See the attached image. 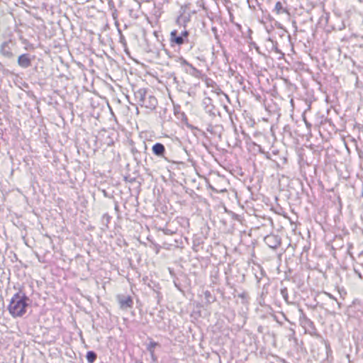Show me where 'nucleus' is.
<instances>
[{"instance_id":"1","label":"nucleus","mask_w":363,"mask_h":363,"mask_svg":"<svg viewBox=\"0 0 363 363\" xmlns=\"http://www.w3.org/2000/svg\"><path fill=\"white\" fill-rule=\"evenodd\" d=\"M30 301L26 294L22 290H19L12 297L8 310L13 317H21L26 313Z\"/></svg>"},{"instance_id":"2","label":"nucleus","mask_w":363,"mask_h":363,"mask_svg":"<svg viewBox=\"0 0 363 363\" xmlns=\"http://www.w3.org/2000/svg\"><path fill=\"white\" fill-rule=\"evenodd\" d=\"M134 99L137 104L140 106L153 111L157 106V99L152 94V91L145 89L140 88L134 89Z\"/></svg>"},{"instance_id":"3","label":"nucleus","mask_w":363,"mask_h":363,"mask_svg":"<svg viewBox=\"0 0 363 363\" xmlns=\"http://www.w3.org/2000/svg\"><path fill=\"white\" fill-rule=\"evenodd\" d=\"M189 32L184 29L181 33L177 30H173L170 33L169 41L171 46H181L189 41Z\"/></svg>"},{"instance_id":"4","label":"nucleus","mask_w":363,"mask_h":363,"mask_svg":"<svg viewBox=\"0 0 363 363\" xmlns=\"http://www.w3.org/2000/svg\"><path fill=\"white\" fill-rule=\"evenodd\" d=\"M299 323L300 325L308 330L309 333L312 334L315 331V327L313 321H311L304 313L303 309L299 308Z\"/></svg>"},{"instance_id":"5","label":"nucleus","mask_w":363,"mask_h":363,"mask_svg":"<svg viewBox=\"0 0 363 363\" xmlns=\"http://www.w3.org/2000/svg\"><path fill=\"white\" fill-rule=\"evenodd\" d=\"M117 300L120 308L123 310L131 308L133 306V301L130 296L118 295Z\"/></svg>"},{"instance_id":"6","label":"nucleus","mask_w":363,"mask_h":363,"mask_svg":"<svg viewBox=\"0 0 363 363\" xmlns=\"http://www.w3.org/2000/svg\"><path fill=\"white\" fill-rule=\"evenodd\" d=\"M264 242L270 248L276 249L281 245V238L279 235L270 234L267 235L264 239Z\"/></svg>"},{"instance_id":"7","label":"nucleus","mask_w":363,"mask_h":363,"mask_svg":"<svg viewBox=\"0 0 363 363\" xmlns=\"http://www.w3.org/2000/svg\"><path fill=\"white\" fill-rule=\"evenodd\" d=\"M202 104L206 113H208L210 116H215L219 113L212 104V99L211 98L205 97L203 100Z\"/></svg>"},{"instance_id":"8","label":"nucleus","mask_w":363,"mask_h":363,"mask_svg":"<svg viewBox=\"0 0 363 363\" xmlns=\"http://www.w3.org/2000/svg\"><path fill=\"white\" fill-rule=\"evenodd\" d=\"M152 151L155 156L164 158L167 162H170V160L167 157H165L166 149L162 143H156L154 144L152 147Z\"/></svg>"},{"instance_id":"9","label":"nucleus","mask_w":363,"mask_h":363,"mask_svg":"<svg viewBox=\"0 0 363 363\" xmlns=\"http://www.w3.org/2000/svg\"><path fill=\"white\" fill-rule=\"evenodd\" d=\"M18 65L23 68H28L31 65V59L28 54H22L18 58Z\"/></svg>"},{"instance_id":"10","label":"nucleus","mask_w":363,"mask_h":363,"mask_svg":"<svg viewBox=\"0 0 363 363\" xmlns=\"http://www.w3.org/2000/svg\"><path fill=\"white\" fill-rule=\"evenodd\" d=\"M11 43V40L5 41L1 45V53L7 58H11L13 56L10 47Z\"/></svg>"},{"instance_id":"11","label":"nucleus","mask_w":363,"mask_h":363,"mask_svg":"<svg viewBox=\"0 0 363 363\" xmlns=\"http://www.w3.org/2000/svg\"><path fill=\"white\" fill-rule=\"evenodd\" d=\"M274 12L277 15H280L282 13L289 14L288 10L283 6V4L281 1H277L275 4Z\"/></svg>"},{"instance_id":"12","label":"nucleus","mask_w":363,"mask_h":363,"mask_svg":"<svg viewBox=\"0 0 363 363\" xmlns=\"http://www.w3.org/2000/svg\"><path fill=\"white\" fill-rule=\"evenodd\" d=\"M179 62H180L182 66H188L189 67H190V69L192 71V72H190L191 74L195 75L196 73H199V71L196 67H194L191 64L188 62L184 58L179 57Z\"/></svg>"},{"instance_id":"13","label":"nucleus","mask_w":363,"mask_h":363,"mask_svg":"<svg viewBox=\"0 0 363 363\" xmlns=\"http://www.w3.org/2000/svg\"><path fill=\"white\" fill-rule=\"evenodd\" d=\"M97 358V354L94 351H88L86 354V359L89 363H94Z\"/></svg>"},{"instance_id":"14","label":"nucleus","mask_w":363,"mask_h":363,"mask_svg":"<svg viewBox=\"0 0 363 363\" xmlns=\"http://www.w3.org/2000/svg\"><path fill=\"white\" fill-rule=\"evenodd\" d=\"M189 21V17L186 15H181L177 18V23L180 25L186 26V23Z\"/></svg>"},{"instance_id":"15","label":"nucleus","mask_w":363,"mask_h":363,"mask_svg":"<svg viewBox=\"0 0 363 363\" xmlns=\"http://www.w3.org/2000/svg\"><path fill=\"white\" fill-rule=\"evenodd\" d=\"M280 293L285 301V302L288 304L291 303V302L289 301V294H288V290L286 287L281 289Z\"/></svg>"},{"instance_id":"16","label":"nucleus","mask_w":363,"mask_h":363,"mask_svg":"<svg viewBox=\"0 0 363 363\" xmlns=\"http://www.w3.org/2000/svg\"><path fill=\"white\" fill-rule=\"evenodd\" d=\"M159 343L157 342H155L153 340H150V343L147 345V350L148 352H152V351H155V348L157 347V346H159Z\"/></svg>"},{"instance_id":"17","label":"nucleus","mask_w":363,"mask_h":363,"mask_svg":"<svg viewBox=\"0 0 363 363\" xmlns=\"http://www.w3.org/2000/svg\"><path fill=\"white\" fill-rule=\"evenodd\" d=\"M111 219V216L108 213H105L102 216V223L106 226L108 227V225Z\"/></svg>"},{"instance_id":"18","label":"nucleus","mask_w":363,"mask_h":363,"mask_svg":"<svg viewBox=\"0 0 363 363\" xmlns=\"http://www.w3.org/2000/svg\"><path fill=\"white\" fill-rule=\"evenodd\" d=\"M160 230H162L164 233V234L168 235H172L175 233V231L170 230L169 228H161Z\"/></svg>"},{"instance_id":"19","label":"nucleus","mask_w":363,"mask_h":363,"mask_svg":"<svg viewBox=\"0 0 363 363\" xmlns=\"http://www.w3.org/2000/svg\"><path fill=\"white\" fill-rule=\"evenodd\" d=\"M354 272L355 274H357L359 277V279H363V275L362 274V273L359 272V269L354 268Z\"/></svg>"},{"instance_id":"20","label":"nucleus","mask_w":363,"mask_h":363,"mask_svg":"<svg viewBox=\"0 0 363 363\" xmlns=\"http://www.w3.org/2000/svg\"><path fill=\"white\" fill-rule=\"evenodd\" d=\"M327 294H328V296H329V298H330L333 299V300H335V301L337 302V305H338V308H340V307H341V303L337 301L336 298H335V297H334L333 295H331L330 294L327 293Z\"/></svg>"},{"instance_id":"21","label":"nucleus","mask_w":363,"mask_h":363,"mask_svg":"<svg viewBox=\"0 0 363 363\" xmlns=\"http://www.w3.org/2000/svg\"><path fill=\"white\" fill-rule=\"evenodd\" d=\"M149 352L150 354L152 361L156 362L157 358L156 355L155 354V351H152V352Z\"/></svg>"},{"instance_id":"22","label":"nucleus","mask_w":363,"mask_h":363,"mask_svg":"<svg viewBox=\"0 0 363 363\" xmlns=\"http://www.w3.org/2000/svg\"><path fill=\"white\" fill-rule=\"evenodd\" d=\"M125 181L128 182H130V183H133V182L135 181V177L130 178L128 177H125Z\"/></svg>"},{"instance_id":"23","label":"nucleus","mask_w":363,"mask_h":363,"mask_svg":"<svg viewBox=\"0 0 363 363\" xmlns=\"http://www.w3.org/2000/svg\"><path fill=\"white\" fill-rule=\"evenodd\" d=\"M206 130L211 133H213V126L212 125H208Z\"/></svg>"},{"instance_id":"24","label":"nucleus","mask_w":363,"mask_h":363,"mask_svg":"<svg viewBox=\"0 0 363 363\" xmlns=\"http://www.w3.org/2000/svg\"><path fill=\"white\" fill-rule=\"evenodd\" d=\"M108 6L110 9H113L114 8V3L112 0H108Z\"/></svg>"},{"instance_id":"25","label":"nucleus","mask_w":363,"mask_h":363,"mask_svg":"<svg viewBox=\"0 0 363 363\" xmlns=\"http://www.w3.org/2000/svg\"><path fill=\"white\" fill-rule=\"evenodd\" d=\"M120 42L123 43L124 45H126L125 38L122 35L120 37Z\"/></svg>"},{"instance_id":"26","label":"nucleus","mask_w":363,"mask_h":363,"mask_svg":"<svg viewBox=\"0 0 363 363\" xmlns=\"http://www.w3.org/2000/svg\"><path fill=\"white\" fill-rule=\"evenodd\" d=\"M114 210L118 213L119 211V206L118 202H115Z\"/></svg>"},{"instance_id":"27","label":"nucleus","mask_w":363,"mask_h":363,"mask_svg":"<svg viewBox=\"0 0 363 363\" xmlns=\"http://www.w3.org/2000/svg\"><path fill=\"white\" fill-rule=\"evenodd\" d=\"M210 296H211V293H210L208 291H206L205 292V297H206V298H208V297H210Z\"/></svg>"},{"instance_id":"28","label":"nucleus","mask_w":363,"mask_h":363,"mask_svg":"<svg viewBox=\"0 0 363 363\" xmlns=\"http://www.w3.org/2000/svg\"><path fill=\"white\" fill-rule=\"evenodd\" d=\"M220 93L223 94L225 96V97L228 99V101H229L228 96L226 94L223 93L221 90H220Z\"/></svg>"},{"instance_id":"29","label":"nucleus","mask_w":363,"mask_h":363,"mask_svg":"<svg viewBox=\"0 0 363 363\" xmlns=\"http://www.w3.org/2000/svg\"><path fill=\"white\" fill-rule=\"evenodd\" d=\"M255 50H256L259 53H260L259 46H257V45H255Z\"/></svg>"},{"instance_id":"30","label":"nucleus","mask_w":363,"mask_h":363,"mask_svg":"<svg viewBox=\"0 0 363 363\" xmlns=\"http://www.w3.org/2000/svg\"><path fill=\"white\" fill-rule=\"evenodd\" d=\"M103 194L104 195V196L107 197L108 196V194L107 192L106 191V190H103Z\"/></svg>"},{"instance_id":"31","label":"nucleus","mask_w":363,"mask_h":363,"mask_svg":"<svg viewBox=\"0 0 363 363\" xmlns=\"http://www.w3.org/2000/svg\"><path fill=\"white\" fill-rule=\"evenodd\" d=\"M274 49L277 52H278V53L281 52L280 50L277 47H275Z\"/></svg>"},{"instance_id":"32","label":"nucleus","mask_w":363,"mask_h":363,"mask_svg":"<svg viewBox=\"0 0 363 363\" xmlns=\"http://www.w3.org/2000/svg\"><path fill=\"white\" fill-rule=\"evenodd\" d=\"M113 18H116V16H114V13H112Z\"/></svg>"},{"instance_id":"33","label":"nucleus","mask_w":363,"mask_h":363,"mask_svg":"<svg viewBox=\"0 0 363 363\" xmlns=\"http://www.w3.org/2000/svg\"><path fill=\"white\" fill-rule=\"evenodd\" d=\"M113 18H116V16H114V13H112Z\"/></svg>"},{"instance_id":"34","label":"nucleus","mask_w":363,"mask_h":363,"mask_svg":"<svg viewBox=\"0 0 363 363\" xmlns=\"http://www.w3.org/2000/svg\"><path fill=\"white\" fill-rule=\"evenodd\" d=\"M113 18H116V16H114V13H112Z\"/></svg>"},{"instance_id":"35","label":"nucleus","mask_w":363,"mask_h":363,"mask_svg":"<svg viewBox=\"0 0 363 363\" xmlns=\"http://www.w3.org/2000/svg\"><path fill=\"white\" fill-rule=\"evenodd\" d=\"M211 84V82L207 83V86H209Z\"/></svg>"},{"instance_id":"36","label":"nucleus","mask_w":363,"mask_h":363,"mask_svg":"<svg viewBox=\"0 0 363 363\" xmlns=\"http://www.w3.org/2000/svg\"><path fill=\"white\" fill-rule=\"evenodd\" d=\"M211 84V82L207 83V86H209Z\"/></svg>"},{"instance_id":"37","label":"nucleus","mask_w":363,"mask_h":363,"mask_svg":"<svg viewBox=\"0 0 363 363\" xmlns=\"http://www.w3.org/2000/svg\"><path fill=\"white\" fill-rule=\"evenodd\" d=\"M164 1L168 2L169 0H164Z\"/></svg>"}]
</instances>
